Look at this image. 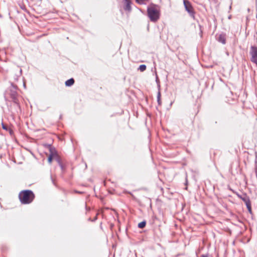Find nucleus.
Here are the masks:
<instances>
[{"label": "nucleus", "mask_w": 257, "mask_h": 257, "mask_svg": "<svg viewBox=\"0 0 257 257\" xmlns=\"http://www.w3.org/2000/svg\"><path fill=\"white\" fill-rule=\"evenodd\" d=\"M228 19H231V16H229L228 17Z\"/></svg>", "instance_id": "24"}, {"label": "nucleus", "mask_w": 257, "mask_h": 257, "mask_svg": "<svg viewBox=\"0 0 257 257\" xmlns=\"http://www.w3.org/2000/svg\"><path fill=\"white\" fill-rule=\"evenodd\" d=\"M160 97H161V94H160V92H159L158 93V95H157V99H158V102L159 103H160Z\"/></svg>", "instance_id": "18"}, {"label": "nucleus", "mask_w": 257, "mask_h": 257, "mask_svg": "<svg viewBox=\"0 0 257 257\" xmlns=\"http://www.w3.org/2000/svg\"><path fill=\"white\" fill-rule=\"evenodd\" d=\"M11 96L12 98L13 99L15 103H17V97H16L17 92L15 91H12Z\"/></svg>", "instance_id": "9"}, {"label": "nucleus", "mask_w": 257, "mask_h": 257, "mask_svg": "<svg viewBox=\"0 0 257 257\" xmlns=\"http://www.w3.org/2000/svg\"><path fill=\"white\" fill-rule=\"evenodd\" d=\"M230 190H231L233 193H234L235 195H236V196L239 198H240V199H241V198H242V196H243V195H241L240 194H239L238 192H236V191H233V190L231 189H230Z\"/></svg>", "instance_id": "13"}, {"label": "nucleus", "mask_w": 257, "mask_h": 257, "mask_svg": "<svg viewBox=\"0 0 257 257\" xmlns=\"http://www.w3.org/2000/svg\"><path fill=\"white\" fill-rule=\"evenodd\" d=\"M139 69L141 71L143 72L145 71V64H142L140 66Z\"/></svg>", "instance_id": "14"}, {"label": "nucleus", "mask_w": 257, "mask_h": 257, "mask_svg": "<svg viewBox=\"0 0 257 257\" xmlns=\"http://www.w3.org/2000/svg\"><path fill=\"white\" fill-rule=\"evenodd\" d=\"M23 85H24V87L25 88H26V83H25V82H24Z\"/></svg>", "instance_id": "22"}, {"label": "nucleus", "mask_w": 257, "mask_h": 257, "mask_svg": "<svg viewBox=\"0 0 257 257\" xmlns=\"http://www.w3.org/2000/svg\"><path fill=\"white\" fill-rule=\"evenodd\" d=\"M218 42L221 43L222 44L226 43V35L225 34H221L217 38Z\"/></svg>", "instance_id": "6"}, {"label": "nucleus", "mask_w": 257, "mask_h": 257, "mask_svg": "<svg viewBox=\"0 0 257 257\" xmlns=\"http://www.w3.org/2000/svg\"><path fill=\"white\" fill-rule=\"evenodd\" d=\"M8 131L9 132V133L11 135H12L13 134V131L12 129L9 128Z\"/></svg>", "instance_id": "19"}, {"label": "nucleus", "mask_w": 257, "mask_h": 257, "mask_svg": "<svg viewBox=\"0 0 257 257\" xmlns=\"http://www.w3.org/2000/svg\"><path fill=\"white\" fill-rule=\"evenodd\" d=\"M2 127L4 130L8 131L9 130V128L7 125H6L4 123H2Z\"/></svg>", "instance_id": "17"}, {"label": "nucleus", "mask_w": 257, "mask_h": 257, "mask_svg": "<svg viewBox=\"0 0 257 257\" xmlns=\"http://www.w3.org/2000/svg\"><path fill=\"white\" fill-rule=\"evenodd\" d=\"M183 4L185 10L193 20L195 19V11L192 5V4L188 0H183Z\"/></svg>", "instance_id": "3"}, {"label": "nucleus", "mask_w": 257, "mask_h": 257, "mask_svg": "<svg viewBox=\"0 0 257 257\" xmlns=\"http://www.w3.org/2000/svg\"><path fill=\"white\" fill-rule=\"evenodd\" d=\"M123 9L125 11H131L132 10L131 4L132 2L131 0H123Z\"/></svg>", "instance_id": "5"}, {"label": "nucleus", "mask_w": 257, "mask_h": 257, "mask_svg": "<svg viewBox=\"0 0 257 257\" xmlns=\"http://www.w3.org/2000/svg\"><path fill=\"white\" fill-rule=\"evenodd\" d=\"M250 54L251 61L257 65V47L252 46L250 48Z\"/></svg>", "instance_id": "4"}, {"label": "nucleus", "mask_w": 257, "mask_h": 257, "mask_svg": "<svg viewBox=\"0 0 257 257\" xmlns=\"http://www.w3.org/2000/svg\"><path fill=\"white\" fill-rule=\"evenodd\" d=\"M20 201L22 204H29L34 199L35 195L33 192L29 190L21 192L19 195Z\"/></svg>", "instance_id": "2"}, {"label": "nucleus", "mask_w": 257, "mask_h": 257, "mask_svg": "<svg viewBox=\"0 0 257 257\" xmlns=\"http://www.w3.org/2000/svg\"><path fill=\"white\" fill-rule=\"evenodd\" d=\"M97 216H96L94 218V219L92 220L93 221L96 220L97 219Z\"/></svg>", "instance_id": "21"}, {"label": "nucleus", "mask_w": 257, "mask_h": 257, "mask_svg": "<svg viewBox=\"0 0 257 257\" xmlns=\"http://www.w3.org/2000/svg\"><path fill=\"white\" fill-rule=\"evenodd\" d=\"M22 70L21 69H20L19 70V73L16 75V77L15 78L16 80H17L18 79V77L19 76H20L22 74Z\"/></svg>", "instance_id": "15"}, {"label": "nucleus", "mask_w": 257, "mask_h": 257, "mask_svg": "<svg viewBox=\"0 0 257 257\" xmlns=\"http://www.w3.org/2000/svg\"><path fill=\"white\" fill-rule=\"evenodd\" d=\"M136 2L139 4H145V0H136Z\"/></svg>", "instance_id": "16"}, {"label": "nucleus", "mask_w": 257, "mask_h": 257, "mask_svg": "<svg viewBox=\"0 0 257 257\" xmlns=\"http://www.w3.org/2000/svg\"><path fill=\"white\" fill-rule=\"evenodd\" d=\"M50 151H51V154H50L49 157H48V162L50 164L52 162V159H53V156H54V154L51 151V150L50 149Z\"/></svg>", "instance_id": "10"}, {"label": "nucleus", "mask_w": 257, "mask_h": 257, "mask_svg": "<svg viewBox=\"0 0 257 257\" xmlns=\"http://www.w3.org/2000/svg\"><path fill=\"white\" fill-rule=\"evenodd\" d=\"M231 9V4L229 6V9L230 10Z\"/></svg>", "instance_id": "23"}, {"label": "nucleus", "mask_w": 257, "mask_h": 257, "mask_svg": "<svg viewBox=\"0 0 257 257\" xmlns=\"http://www.w3.org/2000/svg\"><path fill=\"white\" fill-rule=\"evenodd\" d=\"M74 79L73 78H70L65 81V85L67 86H71L74 83Z\"/></svg>", "instance_id": "8"}, {"label": "nucleus", "mask_w": 257, "mask_h": 257, "mask_svg": "<svg viewBox=\"0 0 257 257\" xmlns=\"http://www.w3.org/2000/svg\"><path fill=\"white\" fill-rule=\"evenodd\" d=\"M147 15L151 22H157L160 17L159 7L157 5L151 4L147 7Z\"/></svg>", "instance_id": "1"}, {"label": "nucleus", "mask_w": 257, "mask_h": 257, "mask_svg": "<svg viewBox=\"0 0 257 257\" xmlns=\"http://www.w3.org/2000/svg\"><path fill=\"white\" fill-rule=\"evenodd\" d=\"M200 257H208L207 254H202Z\"/></svg>", "instance_id": "20"}, {"label": "nucleus", "mask_w": 257, "mask_h": 257, "mask_svg": "<svg viewBox=\"0 0 257 257\" xmlns=\"http://www.w3.org/2000/svg\"><path fill=\"white\" fill-rule=\"evenodd\" d=\"M246 206L247 207V209L248 212L250 214L252 213L251 202H250L249 204H247V205H246Z\"/></svg>", "instance_id": "11"}, {"label": "nucleus", "mask_w": 257, "mask_h": 257, "mask_svg": "<svg viewBox=\"0 0 257 257\" xmlns=\"http://www.w3.org/2000/svg\"><path fill=\"white\" fill-rule=\"evenodd\" d=\"M138 227L140 228L145 227V220L142 221L138 224Z\"/></svg>", "instance_id": "12"}, {"label": "nucleus", "mask_w": 257, "mask_h": 257, "mask_svg": "<svg viewBox=\"0 0 257 257\" xmlns=\"http://www.w3.org/2000/svg\"><path fill=\"white\" fill-rule=\"evenodd\" d=\"M241 200L244 202L245 205L249 204L250 202L249 197L247 195L246 193L243 194Z\"/></svg>", "instance_id": "7"}]
</instances>
